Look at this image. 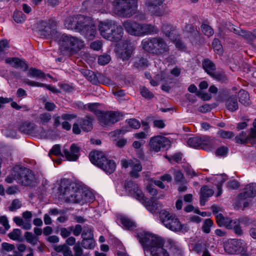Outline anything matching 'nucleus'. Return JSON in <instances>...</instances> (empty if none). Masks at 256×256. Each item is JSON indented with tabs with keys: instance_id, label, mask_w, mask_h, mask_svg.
I'll return each instance as SVG.
<instances>
[{
	"instance_id": "nucleus-13",
	"label": "nucleus",
	"mask_w": 256,
	"mask_h": 256,
	"mask_svg": "<svg viewBox=\"0 0 256 256\" xmlns=\"http://www.w3.org/2000/svg\"><path fill=\"white\" fill-rule=\"evenodd\" d=\"M79 32L84 36L88 40H92L96 36V26L91 24L88 18H86L84 23L82 26Z\"/></svg>"
},
{
	"instance_id": "nucleus-16",
	"label": "nucleus",
	"mask_w": 256,
	"mask_h": 256,
	"mask_svg": "<svg viewBox=\"0 0 256 256\" xmlns=\"http://www.w3.org/2000/svg\"><path fill=\"white\" fill-rule=\"evenodd\" d=\"M124 188L128 195L135 198L138 200L142 198L144 194L142 190L139 188L138 185L134 182L132 180L126 181Z\"/></svg>"
},
{
	"instance_id": "nucleus-53",
	"label": "nucleus",
	"mask_w": 256,
	"mask_h": 256,
	"mask_svg": "<svg viewBox=\"0 0 256 256\" xmlns=\"http://www.w3.org/2000/svg\"><path fill=\"white\" fill-rule=\"evenodd\" d=\"M82 240L94 238V234L90 228L85 227L82 234Z\"/></svg>"
},
{
	"instance_id": "nucleus-50",
	"label": "nucleus",
	"mask_w": 256,
	"mask_h": 256,
	"mask_svg": "<svg viewBox=\"0 0 256 256\" xmlns=\"http://www.w3.org/2000/svg\"><path fill=\"white\" fill-rule=\"evenodd\" d=\"M213 224H214V222L211 219H210V218L206 219L204 220V224L202 226V231L206 234L210 233V228L212 226Z\"/></svg>"
},
{
	"instance_id": "nucleus-47",
	"label": "nucleus",
	"mask_w": 256,
	"mask_h": 256,
	"mask_svg": "<svg viewBox=\"0 0 256 256\" xmlns=\"http://www.w3.org/2000/svg\"><path fill=\"white\" fill-rule=\"evenodd\" d=\"M218 135L219 137L224 139H230L234 136L232 132L226 131L221 129L218 130Z\"/></svg>"
},
{
	"instance_id": "nucleus-59",
	"label": "nucleus",
	"mask_w": 256,
	"mask_h": 256,
	"mask_svg": "<svg viewBox=\"0 0 256 256\" xmlns=\"http://www.w3.org/2000/svg\"><path fill=\"white\" fill-rule=\"evenodd\" d=\"M227 186L230 189L236 190L240 188V184L238 180H232L228 182Z\"/></svg>"
},
{
	"instance_id": "nucleus-28",
	"label": "nucleus",
	"mask_w": 256,
	"mask_h": 256,
	"mask_svg": "<svg viewBox=\"0 0 256 256\" xmlns=\"http://www.w3.org/2000/svg\"><path fill=\"white\" fill-rule=\"evenodd\" d=\"M36 126L30 122H24L22 123L20 127L19 130L22 132L28 134H32L36 133Z\"/></svg>"
},
{
	"instance_id": "nucleus-58",
	"label": "nucleus",
	"mask_w": 256,
	"mask_h": 256,
	"mask_svg": "<svg viewBox=\"0 0 256 256\" xmlns=\"http://www.w3.org/2000/svg\"><path fill=\"white\" fill-rule=\"evenodd\" d=\"M48 154L55 156H62L60 151V147L59 144H55L50 151Z\"/></svg>"
},
{
	"instance_id": "nucleus-14",
	"label": "nucleus",
	"mask_w": 256,
	"mask_h": 256,
	"mask_svg": "<svg viewBox=\"0 0 256 256\" xmlns=\"http://www.w3.org/2000/svg\"><path fill=\"white\" fill-rule=\"evenodd\" d=\"M146 4L152 14L161 16L164 13L163 0H146Z\"/></svg>"
},
{
	"instance_id": "nucleus-62",
	"label": "nucleus",
	"mask_w": 256,
	"mask_h": 256,
	"mask_svg": "<svg viewBox=\"0 0 256 256\" xmlns=\"http://www.w3.org/2000/svg\"><path fill=\"white\" fill-rule=\"evenodd\" d=\"M128 122L130 127L135 129H138L140 126V122L135 118H131L128 120Z\"/></svg>"
},
{
	"instance_id": "nucleus-15",
	"label": "nucleus",
	"mask_w": 256,
	"mask_h": 256,
	"mask_svg": "<svg viewBox=\"0 0 256 256\" xmlns=\"http://www.w3.org/2000/svg\"><path fill=\"white\" fill-rule=\"evenodd\" d=\"M116 22L113 20H107L100 22L98 25L100 35L104 38L108 40L110 34L114 30Z\"/></svg>"
},
{
	"instance_id": "nucleus-57",
	"label": "nucleus",
	"mask_w": 256,
	"mask_h": 256,
	"mask_svg": "<svg viewBox=\"0 0 256 256\" xmlns=\"http://www.w3.org/2000/svg\"><path fill=\"white\" fill-rule=\"evenodd\" d=\"M22 206L21 202L18 199H15L12 202L11 206L9 207V210L13 212Z\"/></svg>"
},
{
	"instance_id": "nucleus-51",
	"label": "nucleus",
	"mask_w": 256,
	"mask_h": 256,
	"mask_svg": "<svg viewBox=\"0 0 256 256\" xmlns=\"http://www.w3.org/2000/svg\"><path fill=\"white\" fill-rule=\"evenodd\" d=\"M201 29L203 34L208 37L214 34V32L213 29L206 24H202L201 26Z\"/></svg>"
},
{
	"instance_id": "nucleus-33",
	"label": "nucleus",
	"mask_w": 256,
	"mask_h": 256,
	"mask_svg": "<svg viewBox=\"0 0 256 256\" xmlns=\"http://www.w3.org/2000/svg\"><path fill=\"white\" fill-rule=\"evenodd\" d=\"M184 31L187 34L188 36L190 39L196 40L198 37V30L192 24H186L184 28Z\"/></svg>"
},
{
	"instance_id": "nucleus-31",
	"label": "nucleus",
	"mask_w": 256,
	"mask_h": 256,
	"mask_svg": "<svg viewBox=\"0 0 256 256\" xmlns=\"http://www.w3.org/2000/svg\"><path fill=\"white\" fill-rule=\"evenodd\" d=\"M158 32L157 28L150 24H141L140 36L145 34H156Z\"/></svg>"
},
{
	"instance_id": "nucleus-7",
	"label": "nucleus",
	"mask_w": 256,
	"mask_h": 256,
	"mask_svg": "<svg viewBox=\"0 0 256 256\" xmlns=\"http://www.w3.org/2000/svg\"><path fill=\"white\" fill-rule=\"evenodd\" d=\"M12 176L18 184L25 186H30L34 179V175L32 170L20 166L14 168Z\"/></svg>"
},
{
	"instance_id": "nucleus-55",
	"label": "nucleus",
	"mask_w": 256,
	"mask_h": 256,
	"mask_svg": "<svg viewBox=\"0 0 256 256\" xmlns=\"http://www.w3.org/2000/svg\"><path fill=\"white\" fill-rule=\"evenodd\" d=\"M173 30L172 26L168 24H164L162 26V30L166 36L170 38Z\"/></svg>"
},
{
	"instance_id": "nucleus-24",
	"label": "nucleus",
	"mask_w": 256,
	"mask_h": 256,
	"mask_svg": "<svg viewBox=\"0 0 256 256\" xmlns=\"http://www.w3.org/2000/svg\"><path fill=\"white\" fill-rule=\"evenodd\" d=\"M6 62L16 68H23L24 71L28 68L26 62L18 58H8L6 60Z\"/></svg>"
},
{
	"instance_id": "nucleus-43",
	"label": "nucleus",
	"mask_w": 256,
	"mask_h": 256,
	"mask_svg": "<svg viewBox=\"0 0 256 256\" xmlns=\"http://www.w3.org/2000/svg\"><path fill=\"white\" fill-rule=\"evenodd\" d=\"M210 76L220 82H224L227 80L226 76L223 72L214 71L210 74Z\"/></svg>"
},
{
	"instance_id": "nucleus-40",
	"label": "nucleus",
	"mask_w": 256,
	"mask_h": 256,
	"mask_svg": "<svg viewBox=\"0 0 256 256\" xmlns=\"http://www.w3.org/2000/svg\"><path fill=\"white\" fill-rule=\"evenodd\" d=\"M231 224L228 229L232 230L235 234L238 236H241L243 235L244 232L238 220H234Z\"/></svg>"
},
{
	"instance_id": "nucleus-23",
	"label": "nucleus",
	"mask_w": 256,
	"mask_h": 256,
	"mask_svg": "<svg viewBox=\"0 0 256 256\" xmlns=\"http://www.w3.org/2000/svg\"><path fill=\"white\" fill-rule=\"evenodd\" d=\"M241 244L240 240L234 239L225 247V250L226 252L231 254H239L242 250Z\"/></svg>"
},
{
	"instance_id": "nucleus-46",
	"label": "nucleus",
	"mask_w": 256,
	"mask_h": 256,
	"mask_svg": "<svg viewBox=\"0 0 256 256\" xmlns=\"http://www.w3.org/2000/svg\"><path fill=\"white\" fill-rule=\"evenodd\" d=\"M24 236L26 242L32 245L36 244L38 240V238L34 236L31 232H26Z\"/></svg>"
},
{
	"instance_id": "nucleus-34",
	"label": "nucleus",
	"mask_w": 256,
	"mask_h": 256,
	"mask_svg": "<svg viewBox=\"0 0 256 256\" xmlns=\"http://www.w3.org/2000/svg\"><path fill=\"white\" fill-rule=\"evenodd\" d=\"M216 222L219 226H224L228 229L234 221V220L224 217L222 214H218L216 215Z\"/></svg>"
},
{
	"instance_id": "nucleus-60",
	"label": "nucleus",
	"mask_w": 256,
	"mask_h": 256,
	"mask_svg": "<svg viewBox=\"0 0 256 256\" xmlns=\"http://www.w3.org/2000/svg\"><path fill=\"white\" fill-rule=\"evenodd\" d=\"M174 177L176 182L182 183L184 180L183 174L179 170L174 171Z\"/></svg>"
},
{
	"instance_id": "nucleus-12",
	"label": "nucleus",
	"mask_w": 256,
	"mask_h": 256,
	"mask_svg": "<svg viewBox=\"0 0 256 256\" xmlns=\"http://www.w3.org/2000/svg\"><path fill=\"white\" fill-rule=\"evenodd\" d=\"M86 18V17L81 14L69 16L65 20L64 26L68 30L78 32L84 23Z\"/></svg>"
},
{
	"instance_id": "nucleus-41",
	"label": "nucleus",
	"mask_w": 256,
	"mask_h": 256,
	"mask_svg": "<svg viewBox=\"0 0 256 256\" xmlns=\"http://www.w3.org/2000/svg\"><path fill=\"white\" fill-rule=\"evenodd\" d=\"M188 144L189 146L194 148H198L202 146V136L192 137L190 138L188 140Z\"/></svg>"
},
{
	"instance_id": "nucleus-38",
	"label": "nucleus",
	"mask_w": 256,
	"mask_h": 256,
	"mask_svg": "<svg viewBox=\"0 0 256 256\" xmlns=\"http://www.w3.org/2000/svg\"><path fill=\"white\" fill-rule=\"evenodd\" d=\"M239 102L246 106H250V100L249 94L247 92L244 90H241L238 92Z\"/></svg>"
},
{
	"instance_id": "nucleus-18",
	"label": "nucleus",
	"mask_w": 256,
	"mask_h": 256,
	"mask_svg": "<svg viewBox=\"0 0 256 256\" xmlns=\"http://www.w3.org/2000/svg\"><path fill=\"white\" fill-rule=\"evenodd\" d=\"M81 148L76 144H72L70 148V150L64 148L63 150L66 158L70 161H76L80 156Z\"/></svg>"
},
{
	"instance_id": "nucleus-45",
	"label": "nucleus",
	"mask_w": 256,
	"mask_h": 256,
	"mask_svg": "<svg viewBox=\"0 0 256 256\" xmlns=\"http://www.w3.org/2000/svg\"><path fill=\"white\" fill-rule=\"evenodd\" d=\"M82 246L86 249H92L94 247L95 242L94 238L82 240Z\"/></svg>"
},
{
	"instance_id": "nucleus-25",
	"label": "nucleus",
	"mask_w": 256,
	"mask_h": 256,
	"mask_svg": "<svg viewBox=\"0 0 256 256\" xmlns=\"http://www.w3.org/2000/svg\"><path fill=\"white\" fill-rule=\"evenodd\" d=\"M236 143L240 144H253L254 142L252 138L250 136V133L247 134L245 131H242L238 136H236L234 138Z\"/></svg>"
},
{
	"instance_id": "nucleus-35",
	"label": "nucleus",
	"mask_w": 256,
	"mask_h": 256,
	"mask_svg": "<svg viewBox=\"0 0 256 256\" xmlns=\"http://www.w3.org/2000/svg\"><path fill=\"white\" fill-rule=\"evenodd\" d=\"M202 65L205 72L210 76V74L214 72L216 69L215 64L208 58L204 59Z\"/></svg>"
},
{
	"instance_id": "nucleus-52",
	"label": "nucleus",
	"mask_w": 256,
	"mask_h": 256,
	"mask_svg": "<svg viewBox=\"0 0 256 256\" xmlns=\"http://www.w3.org/2000/svg\"><path fill=\"white\" fill-rule=\"evenodd\" d=\"M22 232L18 228H14L13 230L8 234V236L12 240H17L21 235Z\"/></svg>"
},
{
	"instance_id": "nucleus-11",
	"label": "nucleus",
	"mask_w": 256,
	"mask_h": 256,
	"mask_svg": "<svg viewBox=\"0 0 256 256\" xmlns=\"http://www.w3.org/2000/svg\"><path fill=\"white\" fill-rule=\"evenodd\" d=\"M56 22L54 20H49L48 22L40 23V29L39 30L40 35L46 38H52L56 34Z\"/></svg>"
},
{
	"instance_id": "nucleus-22",
	"label": "nucleus",
	"mask_w": 256,
	"mask_h": 256,
	"mask_svg": "<svg viewBox=\"0 0 256 256\" xmlns=\"http://www.w3.org/2000/svg\"><path fill=\"white\" fill-rule=\"evenodd\" d=\"M138 200L142 202L146 209L150 212L152 214L156 212L158 208V204L157 202V200L154 198H153L148 200L144 196V194L142 195V198L141 200Z\"/></svg>"
},
{
	"instance_id": "nucleus-32",
	"label": "nucleus",
	"mask_w": 256,
	"mask_h": 256,
	"mask_svg": "<svg viewBox=\"0 0 256 256\" xmlns=\"http://www.w3.org/2000/svg\"><path fill=\"white\" fill-rule=\"evenodd\" d=\"M72 41L70 54L76 52L84 47V41L77 37L72 36Z\"/></svg>"
},
{
	"instance_id": "nucleus-61",
	"label": "nucleus",
	"mask_w": 256,
	"mask_h": 256,
	"mask_svg": "<svg viewBox=\"0 0 256 256\" xmlns=\"http://www.w3.org/2000/svg\"><path fill=\"white\" fill-rule=\"evenodd\" d=\"M212 46L215 50L218 52H222V46L218 38H214L212 42Z\"/></svg>"
},
{
	"instance_id": "nucleus-1",
	"label": "nucleus",
	"mask_w": 256,
	"mask_h": 256,
	"mask_svg": "<svg viewBox=\"0 0 256 256\" xmlns=\"http://www.w3.org/2000/svg\"><path fill=\"white\" fill-rule=\"evenodd\" d=\"M144 248H147L152 256H169L164 248V240L160 237L145 232L137 233L136 236Z\"/></svg>"
},
{
	"instance_id": "nucleus-3",
	"label": "nucleus",
	"mask_w": 256,
	"mask_h": 256,
	"mask_svg": "<svg viewBox=\"0 0 256 256\" xmlns=\"http://www.w3.org/2000/svg\"><path fill=\"white\" fill-rule=\"evenodd\" d=\"M142 46L144 50L156 56L168 53L170 50L169 46L160 37L144 39L142 42Z\"/></svg>"
},
{
	"instance_id": "nucleus-64",
	"label": "nucleus",
	"mask_w": 256,
	"mask_h": 256,
	"mask_svg": "<svg viewBox=\"0 0 256 256\" xmlns=\"http://www.w3.org/2000/svg\"><path fill=\"white\" fill-rule=\"evenodd\" d=\"M74 255L73 256H82L83 254V250L79 243L76 244L73 248Z\"/></svg>"
},
{
	"instance_id": "nucleus-36",
	"label": "nucleus",
	"mask_w": 256,
	"mask_h": 256,
	"mask_svg": "<svg viewBox=\"0 0 256 256\" xmlns=\"http://www.w3.org/2000/svg\"><path fill=\"white\" fill-rule=\"evenodd\" d=\"M52 118V114L48 112H44L39 114L36 118V122L43 126L47 125Z\"/></svg>"
},
{
	"instance_id": "nucleus-39",
	"label": "nucleus",
	"mask_w": 256,
	"mask_h": 256,
	"mask_svg": "<svg viewBox=\"0 0 256 256\" xmlns=\"http://www.w3.org/2000/svg\"><path fill=\"white\" fill-rule=\"evenodd\" d=\"M132 46H127L119 52L118 56L122 61L127 60L132 56Z\"/></svg>"
},
{
	"instance_id": "nucleus-54",
	"label": "nucleus",
	"mask_w": 256,
	"mask_h": 256,
	"mask_svg": "<svg viewBox=\"0 0 256 256\" xmlns=\"http://www.w3.org/2000/svg\"><path fill=\"white\" fill-rule=\"evenodd\" d=\"M140 94L143 97L146 99H152L154 96V94L145 86L140 88Z\"/></svg>"
},
{
	"instance_id": "nucleus-44",
	"label": "nucleus",
	"mask_w": 256,
	"mask_h": 256,
	"mask_svg": "<svg viewBox=\"0 0 256 256\" xmlns=\"http://www.w3.org/2000/svg\"><path fill=\"white\" fill-rule=\"evenodd\" d=\"M86 74L88 75V80L93 84H97L100 83L99 74L97 76L94 72L87 71Z\"/></svg>"
},
{
	"instance_id": "nucleus-27",
	"label": "nucleus",
	"mask_w": 256,
	"mask_h": 256,
	"mask_svg": "<svg viewBox=\"0 0 256 256\" xmlns=\"http://www.w3.org/2000/svg\"><path fill=\"white\" fill-rule=\"evenodd\" d=\"M94 118L92 116L90 115L86 116L84 118H82L80 122V128L84 132H88L92 129V122Z\"/></svg>"
},
{
	"instance_id": "nucleus-42",
	"label": "nucleus",
	"mask_w": 256,
	"mask_h": 256,
	"mask_svg": "<svg viewBox=\"0 0 256 256\" xmlns=\"http://www.w3.org/2000/svg\"><path fill=\"white\" fill-rule=\"evenodd\" d=\"M120 221L125 228L128 230H133L136 227L135 224L128 218L122 217L120 218Z\"/></svg>"
},
{
	"instance_id": "nucleus-48",
	"label": "nucleus",
	"mask_w": 256,
	"mask_h": 256,
	"mask_svg": "<svg viewBox=\"0 0 256 256\" xmlns=\"http://www.w3.org/2000/svg\"><path fill=\"white\" fill-rule=\"evenodd\" d=\"M28 76L42 78L44 77L45 74L42 70L32 68L30 69Z\"/></svg>"
},
{
	"instance_id": "nucleus-56",
	"label": "nucleus",
	"mask_w": 256,
	"mask_h": 256,
	"mask_svg": "<svg viewBox=\"0 0 256 256\" xmlns=\"http://www.w3.org/2000/svg\"><path fill=\"white\" fill-rule=\"evenodd\" d=\"M110 60V56L108 54H104L100 56L98 58V64L104 66L108 64Z\"/></svg>"
},
{
	"instance_id": "nucleus-6",
	"label": "nucleus",
	"mask_w": 256,
	"mask_h": 256,
	"mask_svg": "<svg viewBox=\"0 0 256 256\" xmlns=\"http://www.w3.org/2000/svg\"><path fill=\"white\" fill-rule=\"evenodd\" d=\"M98 103H90L88 105L90 111L98 116L100 124L104 126H110L120 120V113L116 112H104L98 110Z\"/></svg>"
},
{
	"instance_id": "nucleus-21",
	"label": "nucleus",
	"mask_w": 256,
	"mask_h": 256,
	"mask_svg": "<svg viewBox=\"0 0 256 256\" xmlns=\"http://www.w3.org/2000/svg\"><path fill=\"white\" fill-rule=\"evenodd\" d=\"M220 140L214 138L206 136H202V148L204 150H209L215 148L218 146Z\"/></svg>"
},
{
	"instance_id": "nucleus-29",
	"label": "nucleus",
	"mask_w": 256,
	"mask_h": 256,
	"mask_svg": "<svg viewBox=\"0 0 256 256\" xmlns=\"http://www.w3.org/2000/svg\"><path fill=\"white\" fill-rule=\"evenodd\" d=\"M214 194V190L209 188L207 186H203L200 190V204L204 206L207 198L212 196Z\"/></svg>"
},
{
	"instance_id": "nucleus-4",
	"label": "nucleus",
	"mask_w": 256,
	"mask_h": 256,
	"mask_svg": "<svg viewBox=\"0 0 256 256\" xmlns=\"http://www.w3.org/2000/svg\"><path fill=\"white\" fill-rule=\"evenodd\" d=\"M89 158L94 164L96 166L106 174L113 173L116 168V164L114 160L108 158L104 152L94 150L90 152Z\"/></svg>"
},
{
	"instance_id": "nucleus-26",
	"label": "nucleus",
	"mask_w": 256,
	"mask_h": 256,
	"mask_svg": "<svg viewBox=\"0 0 256 256\" xmlns=\"http://www.w3.org/2000/svg\"><path fill=\"white\" fill-rule=\"evenodd\" d=\"M124 29L122 26L116 24L114 27V30L110 34L108 40L114 42H120L122 39Z\"/></svg>"
},
{
	"instance_id": "nucleus-2",
	"label": "nucleus",
	"mask_w": 256,
	"mask_h": 256,
	"mask_svg": "<svg viewBox=\"0 0 256 256\" xmlns=\"http://www.w3.org/2000/svg\"><path fill=\"white\" fill-rule=\"evenodd\" d=\"M62 192L66 202H68L83 204L93 200V196L90 193L78 187L75 184L66 186L62 190Z\"/></svg>"
},
{
	"instance_id": "nucleus-5",
	"label": "nucleus",
	"mask_w": 256,
	"mask_h": 256,
	"mask_svg": "<svg viewBox=\"0 0 256 256\" xmlns=\"http://www.w3.org/2000/svg\"><path fill=\"white\" fill-rule=\"evenodd\" d=\"M160 218L164 225L172 231L186 232L189 230L186 224H182L176 215L166 210L160 212Z\"/></svg>"
},
{
	"instance_id": "nucleus-9",
	"label": "nucleus",
	"mask_w": 256,
	"mask_h": 256,
	"mask_svg": "<svg viewBox=\"0 0 256 256\" xmlns=\"http://www.w3.org/2000/svg\"><path fill=\"white\" fill-rule=\"evenodd\" d=\"M170 146V141L168 138L162 136H156L152 137L148 142V147L150 151L158 152L167 150Z\"/></svg>"
},
{
	"instance_id": "nucleus-19",
	"label": "nucleus",
	"mask_w": 256,
	"mask_h": 256,
	"mask_svg": "<svg viewBox=\"0 0 256 256\" xmlns=\"http://www.w3.org/2000/svg\"><path fill=\"white\" fill-rule=\"evenodd\" d=\"M244 190V192L240 193L238 196L240 204V201L256 196V184L251 183L246 185Z\"/></svg>"
},
{
	"instance_id": "nucleus-63",
	"label": "nucleus",
	"mask_w": 256,
	"mask_h": 256,
	"mask_svg": "<svg viewBox=\"0 0 256 256\" xmlns=\"http://www.w3.org/2000/svg\"><path fill=\"white\" fill-rule=\"evenodd\" d=\"M228 150L227 147L222 146L216 150V154L218 156H225L227 154Z\"/></svg>"
},
{
	"instance_id": "nucleus-20",
	"label": "nucleus",
	"mask_w": 256,
	"mask_h": 256,
	"mask_svg": "<svg viewBox=\"0 0 256 256\" xmlns=\"http://www.w3.org/2000/svg\"><path fill=\"white\" fill-rule=\"evenodd\" d=\"M72 40V36L70 35L63 34L60 36L58 40V43L62 51L71 53Z\"/></svg>"
},
{
	"instance_id": "nucleus-8",
	"label": "nucleus",
	"mask_w": 256,
	"mask_h": 256,
	"mask_svg": "<svg viewBox=\"0 0 256 256\" xmlns=\"http://www.w3.org/2000/svg\"><path fill=\"white\" fill-rule=\"evenodd\" d=\"M114 10L118 13L126 17L132 16L136 11V0H114L112 2Z\"/></svg>"
},
{
	"instance_id": "nucleus-30",
	"label": "nucleus",
	"mask_w": 256,
	"mask_h": 256,
	"mask_svg": "<svg viewBox=\"0 0 256 256\" xmlns=\"http://www.w3.org/2000/svg\"><path fill=\"white\" fill-rule=\"evenodd\" d=\"M226 106L230 112H234L238 110V104L236 95L230 96L226 101Z\"/></svg>"
},
{
	"instance_id": "nucleus-37",
	"label": "nucleus",
	"mask_w": 256,
	"mask_h": 256,
	"mask_svg": "<svg viewBox=\"0 0 256 256\" xmlns=\"http://www.w3.org/2000/svg\"><path fill=\"white\" fill-rule=\"evenodd\" d=\"M134 66L138 70L146 68L148 66V60L143 56H137L134 58Z\"/></svg>"
},
{
	"instance_id": "nucleus-49",
	"label": "nucleus",
	"mask_w": 256,
	"mask_h": 256,
	"mask_svg": "<svg viewBox=\"0 0 256 256\" xmlns=\"http://www.w3.org/2000/svg\"><path fill=\"white\" fill-rule=\"evenodd\" d=\"M26 16L22 12H14L13 14V18L17 23H22L26 20Z\"/></svg>"
},
{
	"instance_id": "nucleus-10",
	"label": "nucleus",
	"mask_w": 256,
	"mask_h": 256,
	"mask_svg": "<svg viewBox=\"0 0 256 256\" xmlns=\"http://www.w3.org/2000/svg\"><path fill=\"white\" fill-rule=\"evenodd\" d=\"M122 166L126 168L130 167L131 171L130 172V177L138 178L140 176L139 174L142 170V168L140 161L136 158H132L130 160L122 159L120 161Z\"/></svg>"
},
{
	"instance_id": "nucleus-17",
	"label": "nucleus",
	"mask_w": 256,
	"mask_h": 256,
	"mask_svg": "<svg viewBox=\"0 0 256 256\" xmlns=\"http://www.w3.org/2000/svg\"><path fill=\"white\" fill-rule=\"evenodd\" d=\"M124 26L126 32L130 35L140 36V24L127 20L124 22Z\"/></svg>"
}]
</instances>
